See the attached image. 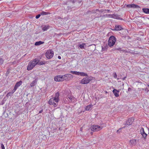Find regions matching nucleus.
Wrapping results in <instances>:
<instances>
[{
    "mask_svg": "<svg viewBox=\"0 0 149 149\" xmlns=\"http://www.w3.org/2000/svg\"><path fill=\"white\" fill-rule=\"evenodd\" d=\"M60 93L57 92L55 93L54 97L51 98L48 101V103L50 105H53L54 107H57V103L60 100Z\"/></svg>",
    "mask_w": 149,
    "mask_h": 149,
    "instance_id": "f257e3e1",
    "label": "nucleus"
},
{
    "mask_svg": "<svg viewBox=\"0 0 149 149\" xmlns=\"http://www.w3.org/2000/svg\"><path fill=\"white\" fill-rule=\"evenodd\" d=\"M39 60L38 58H34L28 64L27 69L28 70H31L38 63Z\"/></svg>",
    "mask_w": 149,
    "mask_h": 149,
    "instance_id": "f03ea898",
    "label": "nucleus"
},
{
    "mask_svg": "<svg viewBox=\"0 0 149 149\" xmlns=\"http://www.w3.org/2000/svg\"><path fill=\"white\" fill-rule=\"evenodd\" d=\"M116 38L113 36H111L109 39L108 44L109 47H112L116 43Z\"/></svg>",
    "mask_w": 149,
    "mask_h": 149,
    "instance_id": "7ed1b4c3",
    "label": "nucleus"
},
{
    "mask_svg": "<svg viewBox=\"0 0 149 149\" xmlns=\"http://www.w3.org/2000/svg\"><path fill=\"white\" fill-rule=\"evenodd\" d=\"M54 55V52L51 50H47L45 54V56L48 59L51 58L53 57Z\"/></svg>",
    "mask_w": 149,
    "mask_h": 149,
    "instance_id": "20e7f679",
    "label": "nucleus"
},
{
    "mask_svg": "<svg viewBox=\"0 0 149 149\" xmlns=\"http://www.w3.org/2000/svg\"><path fill=\"white\" fill-rule=\"evenodd\" d=\"M103 128V127H100L98 125H93L91 127V129L94 131H98L100 130Z\"/></svg>",
    "mask_w": 149,
    "mask_h": 149,
    "instance_id": "39448f33",
    "label": "nucleus"
},
{
    "mask_svg": "<svg viewBox=\"0 0 149 149\" xmlns=\"http://www.w3.org/2000/svg\"><path fill=\"white\" fill-rule=\"evenodd\" d=\"M63 81H68L73 78V76L71 74H66L63 75Z\"/></svg>",
    "mask_w": 149,
    "mask_h": 149,
    "instance_id": "423d86ee",
    "label": "nucleus"
},
{
    "mask_svg": "<svg viewBox=\"0 0 149 149\" xmlns=\"http://www.w3.org/2000/svg\"><path fill=\"white\" fill-rule=\"evenodd\" d=\"M70 72L71 74H76L77 75H80L83 76H87V74H85L83 72H77V71H71Z\"/></svg>",
    "mask_w": 149,
    "mask_h": 149,
    "instance_id": "0eeeda50",
    "label": "nucleus"
},
{
    "mask_svg": "<svg viewBox=\"0 0 149 149\" xmlns=\"http://www.w3.org/2000/svg\"><path fill=\"white\" fill-rule=\"evenodd\" d=\"M55 81H63V75H58L56 76L54 78Z\"/></svg>",
    "mask_w": 149,
    "mask_h": 149,
    "instance_id": "6e6552de",
    "label": "nucleus"
},
{
    "mask_svg": "<svg viewBox=\"0 0 149 149\" xmlns=\"http://www.w3.org/2000/svg\"><path fill=\"white\" fill-rule=\"evenodd\" d=\"M91 79H89L88 77H86L84 78L83 79L81 80L80 83L81 84H87L90 82Z\"/></svg>",
    "mask_w": 149,
    "mask_h": 149,
    "instance_id": "1a4fd4ad",
    "label": "nucleus"
},
{
    "mask_svg": "<svg viewBox=\"0 0 149 149\" xmlns=\"http://www.w3.org/2000/svg\"><path fill=\"white\" fill-rule=\"evenodd\" d=\"M22 83V81H20L16 83L13 89V91L15 92L17 89L18 87L20 86Z\"/></svg>",
    "mask_w": 149,
    "mask_h": 149,
    "instance_id": "9d476101",
    "label": "nucleus"
},
{
    "mask_svg": "<svg viewBox=\"0 0 149 149\" xmlns=\"http://www.w3.org/2000/svg\"><path fill=\"white\" fill-rule=\"evenodd\" d=\"M126 7L129 8H139L140 7L139 6L135 5V4L133 3L127 5Z\"/></svg>",
    "mask_w": 149,
    "mask_h": 149,
    "instance_id": "9b49d317",
    "label": "nucleus"
},
{
    "mask_svg": "<svg viewBox=\"0 0 149 149\" xmlns=\"http://www.w3.org/2000/svg\"><path fill=\"white\" fill-rule=\"evenodd\" d=\"M134 120V119L133 118H130L128 119L126 122V124L128 125H131Z\"/></svg>",
    "mask_w": 149,
    "mask_h": 149,
    "instance_id": "f8f14e48",
    "label": "nucleus"
},
{
    "mask_svg": "<svg viewBox=\"0 0 149 149\" xmlns=\"http://www.w3.org/2000/svg\"><path fill=\"white\" fill-rule=\"evenodd\" d=\"M140 132L142 134L143 137L145 139L146 137L147 134H146L144 131V129L143 127H141L140 130Z\"/></svg>",
    "mask_w": 149,
    "mask_h": 149,
    "instance_id": "ddd939ff",
    "label": "nucleus"
},
{
    "mask_svg": "<svg viewBox=\"0 0 149 149\" xmlns=\"http://www.w3.org/2000/svg\"><path fill=\"white\" fill-rule=\"evenodd\" d=\"M130 143L131 145L134 146L137 143V140L135 139H132L130 140Z\"/></svg>",
    "mask_w": 149,
    "mask_h": 149,
    "instance_id": "4468645a",
    "label": "nucleus"
},
{
    "mask_svg": "<svg viewBox=\"0 0 149 149\" xmlns=\"http://www.w3.org/2000/svg\"><path fill=\"white\" fill-rule=\"evenodd\" d=\"M119 92L120 91H119L116 89H114L113 91V92L114 95L116 97H118L119 96L118 93H119Z\"/></svg>",
    "mask_w": 149,
    "mask_h": 149,
    "instance_id": "2eb2a0df",
    "label": "nucleus"
},
{
    "mask_svg": "<svg viewBox=\"0 0 149 149\" xmlns=\"http://www.w3.org/2000/svg\"><path fill=\"white\" fill-rule=\"evenodd\" d=\"M122 29V28L121 26L118 24L117 25L115 26V29L114 30H115L116 31H120V30Z\"/></svg>",
    "mask_w": 149,
    "mask_h": 149,
    "instance_id": "dca6fc26",
    "label": "nucleus"
},
{
    "mask_svg": "<svg viewBox=\"0 0 149 149\" xmlns=\"http://www.w3.org/2000/svg\"><path fill=\"white\" fill-rule=\"evenodd\" d=\"M93 105L92 104H90L87 105L85 108V111H88L91 110Z\"/></svg>",
    "mask_w": 149,
    "mask_h": 149,
    "instance_id": "f3484780",
    "label": "nucleus"
},
{
    "mask_svg": "<svg viewBox=\"0 0 149 149\" xmlns=\"http://www.w3.org/2000/svg\"><path fill=\"white\" fill-rule=\"evenodd\" d=\"M37 83V81L36 79H35L34 81H33L31 83L30 86L31 87L34 86Z\"/></svg>",
    "mask_w": 149,
    "mask_h": 149,
    "instance_id": "a211bd4d",
    "label": "nucleus"
},
{
    "mask_svg": "<svg viewBox=\"0 0 149 149\" xmlns=\"http://www.w3.org/2000/svg\"><path fill=\"white\" fill-rule=\"evenodd\" d=\"M49 26L48 25H45L42 28L43 31H47V29H49Z\"/></svg>",
    "mask_w": 149,
    "mask_h": 149,
    "instance_id": "6ab92c4d",
    "label": "nucleus"
},
{
    "mask_svg": "<svg viewBox=\"0 0 149 149\" xmlns=\"http://www.w3.org/2000/svg\"><path fill=\"white\" fill-rule=\"evenodd\" d=\"M44 43V42L39 41L38 42H36L35 43V45H41V44H43Z\"/></svg>",
    "mask_w": 149,
    "mask_h": 149,
    "instance_id": "aec40b11",
    "label": "nucleus"
},
{
    "mask_svg": "<svg viewBox=\"0 0 149 149\" xmlns=\"http://www.w3.org/2000/svg\"><path fill=\"white\" fill-rule=\"evenodd\" d=\"M15 91H13V89L12 90L11 92H10L9 93H7L6 95V96L7 97H8L10 96H11L12 95L13 93H14Z\"/></svg>",
    "mask_w": 149,
    "mask_h": 149,
    "instance_id": "412c9836",
    "label": "nucleus"
},
{
    "mask_svg": "<svg viewBox=\"0 0 149 149\" xmlns=\"http://www.w3.org/2000/svg\"><path fill=\"white\" fill-rule=\"evenodd\" d=\"M143 11L146 14H149V9L143 8Z\"/></svg>",
    "mask_w": 149,
    "mask_h": 149,
    "instance_id": "4be33fe9",
    "label": "nucleus"
},
{
    "mask_svg": "<svg viewBox=\"0 0 149 149\" xmlns=\"http://www.w3.org/2000/svg\"><path fill=\"white\" fill-rule=\"evenodd\" d=\"M112 18L117 19H120V17L118 15H117L114 14H112Z\"/></svg>",
    "mask_w": 149,
    "mask_h": 149,
    "instance_id": "5701e85b",
    "label": "nucleus"
},
{
    "mask_svg": "<svg viewBox=\"0 0 149 149\" xmlns=\"http://www.w3.org/2000/svg\"><path fill=\"white\" fill-rule=\"evenodd\" d=\"M40 14L41 15H46L49 14L50 13L48 12H44V11H42V12L40 13Z\"/></svg>",
    "mask_w": 149,
    "mask_h": 149,
    "instance_id": "b1692460",
    "label": "nucleus"
},
{
    "mask_svg": "<svg viewBox=\"0 0 149 149\" xmlns=\"http://www.w3.org/2000/svg\"><path fill=\"white\" fill-rule=\"evenodd\" d=\"M68 98L70 100H72L74 99V97H73L72 95H69L68 96Z\"/></svg>",
    "mask_w": 149,
    "mask_h": 149,
    "instance_id": "393cba45",
    "label": "nucleus"
},
{
    "mask_svg": "<svg viewBox=\"0 0 149 149\" xmlns=\"http://www.w3.org/2000/svg\"><path fill=\"white\" fill-rule=\"evenodd\" d=\"M86 45V43H83L82 44L80 45L79 46L80 48L81 49H84V46Z\"/></svg>",
    "mask_w": 149,
    "mask_h": 149,
    "instance_id": "a878e982",
    "label": "nucleus"
},
{
    "mask_svg": "<svg viewBox=\"0 0 149 149\" xmlns=\"http://www.w3.org/2000/svg\"><path fill=\"white\" fill-rule=\"evenodd\" d=\"M4 61L3 58H0V65H1L3 63Z\"/></svg>",
    "mask_w": 149,
    "mask_h": 149,
    "instance_id": "bb28decb",
    "label": "nucleus"
},
{
    "mask_svg": "<svg viewBox=\"0 0 149 149\" xmlns=\"http://www.w3.org/2000/svg\"><path fill=\"white\" fill-rule=\"evenodd\" d=\"M107 17H109L111 18H112L113 14H107Z\"/></svg>",
    "mask_w": 149,
    "mask_h": 149,
    "instance_id": "cd10ccee",
    "label": "nucleus"
},
{
    "mask_svg": "<svg viewBox=\"0 0 149 149\" xmlns=\"http://www.w3.org/2000/svg\"><path fill=\"white\" fill-rule=\"evenodd\" d=\"M38 63L39 64H40V65H42V64H45V62H39V61Z\"/></svg>",
    "mask_w": 149,
    "mask_h": 149,
    "instance_id": "c85d7f7f",
    "label": "nucleus"
},
{
    "mask_svg": "<svg viewBox=\"0 0 149 149\" xmlns=\"http://www.w3.org/2000/svg\"><path fill=\"white\" fill-rule=\"evenodd\" d=\"M41 15L40 14H38V15L36 16V19H38V18L40 17Z\"/></svg>",
    "mask_w": 149,
    "mask_h": 149,
    "instance_id": "c756f323",
    "label": "nucleus"
},
{
    "mask_svg": "<svg viewBox=\"0 0 149 149\" xmlns=\"http://www.w3.org/2000/svg\"><path fill=\"white\" fill-rule=\"evenodd\" d=\"M113 76L115 78H116L117 77V74L116 72L114 73Z\"/></svg>",
    "mask_w": 149,
    "mask_h": 149,
    "instance_id": "7c9ffc66",
    "label": "nucleus"
},
{
    "mask_svg": "<svg viewBox=\"0 0 149 149\" xmlns=\"http://www.w3.org/2000/svg\"><path fill=\"white\" fill-rule=\"evenodd\" d=\"M1 148L2 149H5L4 145H3V144H1Z\"/></svg>",
    "mask_w": 149,
    "mask_h": 149,
    "instance_id": "2f4dec72",
    "label": "nucleus"
},
{
    "mask_svg": "<svg viewBox=\"0 0 149 149\" xmlns=\"http://www.w3.org/2000/svg\"><path fill=\"white\" fill-rule=\"evenodd\" d=\"M110 11V10H109V9H108L107 10H106V9H105V10H102V11H101V12H103V11Z\"/></svg>",
    "mask_w": 149,
    "mask_h": 149,
    "instance_id": "473e14b6",
    "label": "nucleus"
},
{
    "mask_svg": "<svg viewBox=\"0 0 149 149\" xmlns=\"http://www.w3.org/2000/svg\"><path fill=\"white\" fill-rule=\"evenodd\" d=\"M58 58L59 59H61V57L60 56H58Z\"/></svg>",
    "mask_w": 149,
    "mask_h": 149,
    "instance_id": "72a5a7b5",
    "label": "nucleus"
},
{
    "mask_svg": "<svg viewBox=\"0 0 149 149\" xmlns=\"http://www.w3.org/2000/svg\"><path fill=\"white\" fill-rule=\"evenodd\" d=\"M42 111H43V110H41L40 111H39V113H41L42 112Z\"/></svg>",
    "mask_w": 149,
    "mask_h": 149,
    "instance_id": "f704fd0d",
    "label": "nucleus"
},
{
    "mask_svg": "<svg viewBox=\"0 0 149 149\" xmlns=\"http://www.w3.org/2000/svg\"><path fill=\"white\" fill-rule=\"evenodd\" d=\"M126 78V77H124V78H123V80H124L125 79V78Z\"/></svg>",
    "mask_w": 149,
    "mask_h": 149,
    "instance_id": "c9c22d12",
    "label": "nucleus"
},
{
    "mask_svg": "<svg viewBox=\"0 0 149 149\" xmlns=\"http://www.w3.org/2000/svg\"><path fill=\"white\" fill-rule=\"evenodd\" d=\"M118 131H119V130H117V132H118Z\"/></svg>",
    "mask_w": 149,
    "mask_h": 149,
    "instance_id": "e433bc0d",
    "label": "nucleus"
},
{
    "mask_svg": "<svg viewBox=\"0 0 149 149\" xmlns=\"http://www.w3.org/2000/svg\"><path fill=\"white\" fill-rule=\"evenodd\" d=\"M148 86L149 88V85H148Z\"/></svg>",
    "mask_w": 149,
    "mask_h": 149,
    "instance_id": "4c0bfd02",
    "label": "nucleus"
}]
</instances>
